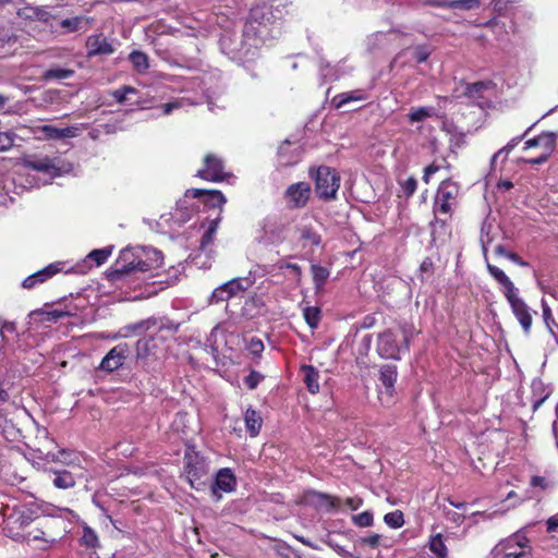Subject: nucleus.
<instances>
[{"mask_svg": "<svg viewBox=\"0 0 558 558\" xmlns=\"http://www.w3.org/2000/svg\"><path fill=\"white\" fill-rule=\"evenodd\" d=\"M531 551L527 537L521 533H514L493 548L492 558H530Z\"/></svg>", "mask_w": 558, "mask_h": 558, "instance_id": "2", "label": "nucleus"}, {"mask_svg": "<svg viewBox=\"0 0 558 558\" xmlns=\"http://www.w3.org/2000/svg\"><path fill=\"white\" fill-rule=\"evenodd\" d=\"M366 98H367V95L364 90L356 89V90L345 92V93L336 95L332 98V104L336 108H341L351 101L365 100Z\"/></svg>", "mask_w": 558, "mask_h": 558, "instance_id": "27", "label": "nucleus"}, {"mask_svg": "<svg viewBox=\"0 0 558 558\" xmlns=\"http://www.w3.org/2000/svg\"><path fill=\"white\" fill-rule=\"evenodd\" d=\"M52 483L59 489H68L74 487L76 483L75 477L68 470L52 471Z\"/></svg>", "mask_w": 558, "mask_h": 558, "instance_id": "29", "label": "nucleus"}, {"mask_svg": "<svg viewBox=\"0 0 558 558\" xmlns=\"http://www.w3.org/2000/svg\"><path fill=\"white\" fill-rule=\"evenodd\" d=\"M497 186L499 190L508 191L513 187V183L511 181L505 180L500 181Z\"/></svg>", "mask_w": 558, "mask_h": 558, "instance_id": "64", "label": "nucleus"}, {"mask_svg": "<svg viewBox=\"0 0 558 558\" xmlns=\"http://www.w3.org/2000/svg\"><path fill=\"white\" fill-rule=\"evenodd\" d=\"M15 330V326L13 323H3L0 327V333L3 336L4 332H13Z\"/></svg>", "mask_w": 558, "mask_h": 558, "instance_id": "60", "label": "nucleus"}, {"mask_svg": "<svg viewBox=\"0 0 558 558\" xmlns=\"http://www.w3.org/2000/svg\"><path fill=\"white\" fill-rule=\"evenodd\" d=\"M185 476L194 489H202L208 480V465L203 457L194 450H187L184 454Z\"/></svg>", "mask_w": 558, "mask_h": 558, "instance_id": "3", "label": "nucleus"}, {"mask_svg": "<svg viewBox=\"0 0 558 558\" xmlns=\"http://www.w3.org/2000/svg\"><path fill=\"white\" fill-rule=\"evenodd\" d=\"M327 544L333 548L341 557L351 558L352 555L342 546L335 544L332 541H328Z\"/></svg>", "mask_w": 558, "mask_h": 558, "instance_id": "54", "label": "nucleus"}, {"mask_svg": "<svg viewBox=\"0 0 558 558\" xmlns=\"http://www.w3.org/2000/svg\"><path fill=\"white\" fill-rule=\"evenodd\" d=\"M283 268L290 269L295 275L298 281L301 279L302 270L298 264H292V263L281 264L280 269H283Z\"/></svg>", "mask_w": 558, "mask_h": 558, "instance_id": "52", "label": "nucleus"}, {"mask_svg": "<svg viewBox=\"0 0 558 558\" xmlns=\"http://www.w3.org/2000/svg\"><path fill=\"white\" fill-rule=\"evenodd\" d=\"M243 281L245 280L242 278H234L228 282L222 283L213 291L210 295V303L228 301L231 298L244 292L248 288V284L244 286Z\"/></svg>", "mask_w": 558, "mask_h": 558, "instance_id": "10", "label": "nucleus"}, {"mask_svg": "<svg viewBox=\"0 0 558 558\" xmlns=\"http://www.w3.org/2000/svg\"><path fill=\"white\" fill-rule=\"evenodd\" d=\"M187 193H191L193 197L206 196V203L211 207L221 208L222 205L227 202L225 195L218 190L193 189L187 191Z\"/></svg>", "mask_w": 558, "mask_h": 558, "instance_id": "23", "label": "nucleus"}, {"mask_svg": "<svg viewBox=\"0 0 558 558\" xmlns=\"http://www.w3.org/2000/svg\"><path fill=\"white\" fill-rule=\"evenodd\" d=\"M433 260L429 257H426L421 264L422 271H430L433 269Z\"/></svg>", "mask_w": 558, "mask_h": 558, "instance_id": "61", "label": "nucleus"}, {"mask_svg": "<svg viewBox=\"0 0 558 558\" xmlns=\"http://www.w3.org/2000/svg\"><path fill=\"white\" fill-rule=\"evenodd\" d=\"M441 8L448 9H463V10H474L477 9L480 4V0H450L448 3H438Z\"/></svg>", "mask_w": 558, "mask_h": 558, "instance_id": "38", "label": "nucleus"}, {"mask_svg": "<svg viewBox=\"0 0 558 558\" xmlns=\"http://www.w3.org/2000/svg\"><path fill=\"white\" fill-rule=\"evenodd\" d=\"M384 521L388 526L392 529H399L404 524L403 513L400 510L386 513Z\"/></svg>", "mask_w": 558, "mask_h": 558, "instance_id": "40", "label": "nucleus"}, {"mask_svg": "<svg viewBox=\"0 0 558 558\" xmlns=\"http://www.w3.org/2000/svg\"><path fill=\"white\" fill-rule=\"evenodd\" d=\"M62 266H63V263H60V262L52 263V264L48 265L47 267L26 277L22 282V287L24 289L35 288L38 283H43V282L47 281L49 278H51L54 275H57L58 272H60L62 270Z\"/></svg>", "mask_w": 558, "mask_h": 558, "instance_id": "15", "label": "nucleus"}, {"mask_svg": "<svg viewBox=\"0 0 558 558\" xmlns=\"http://www.w3.org/2000/svg\"><path fill=\"white\" fill-rule=\"evenodd\" d=\"M301 240L310 243L311 245L318 246L320 244V235L312 228L304 227L301 229Z\"/></svg>", "mask_w": 558, "mask_h": 558, "instance_id": "42", "label": "nucleus"}, {"mask_svg": "<svg viewBox=\"0 0 558 558\" xmlns=\"http://www.w3.org/2000/svg\"><path fill=\"white\" fill-rule=\"evenodd\" d=\"M507 258L510 259L511 262H513L514 264H517L519 266H522V267H525V266L529 265L518 254L512 253V252L511 253H507Z\"/></svg>", "mask_w": 558, "mask_h": 558, "instance_id": "58", "label": "nucleus"}, {"mask_svg": "<svg viewBox=\"0 0 558 558\" xmlns=\"http://www.w3.org/2000/svg\"><path fill=\"white\" fill-rule=\"evenodd\" d=\"M116 48L104 34L90 35L86 40L87 57L109 56L114 52Z\"/></svg>", "mask_w": 558, "mask_h": 558, "instance_id": "13", "label": "nucleus"}, {"mask_svg": "<svg viewBox=\"0 0 558 558\" xmlns=\"http://www.w3.org/2000/svg\"><path fill=\"white\" fill-rule=\"evenodd\" d=\"M145 253L147 255L146 259L134 256L133 252L130 250H123L120 253L113 271L110 274L111 280L116 281L131 272H146L161 266L162 255L159 251L149 250Z\"/></svg>", "mask_w": 558, "mask_h": 558, "instance_id": "1", "label": "nucleus"}, {"mask_svg": "<svg viewBox=\"0 0 558 558\" xmlns=\"http://www.w3.org/2000/svg\"><path fill=\"white\" fill-rule=\"evenodd\" d=\"M430 54V51L425 46H418L414 50V59L416 62L422 63L425 62Z\"/></svg>", "mask_w": 558, "mask_h": 558, "instance_id": "50", "label": "nucleus"}, {"mask_svg": "<svg viewBox=\"0 0 558 558\" xmlns=\"http://www.w3.org/2000/svg\"><path fill=\"white\" fill-rule=\"evenodd\" d=\"M90 24H92V19L84 16V15L63 19L60 22V26L66 33L78 32L83 28L87 29L90 26Z\"/></svg>", "mask_w": 558, "mask_h": 558, "instance_id": "26", "label": "nucleus"}, {"mask_svg": "<svg viewBox=\"0 0 558 558\" xmlns=\"http://www.w3.org/2000/svg\"><path fill=\"white\" fill-rule=\"evenodd\" d=\"M136 88L124 85L118 89H114L110 92V95L116 99V101L120 105L124 104L126 101V97L129 94H136Z\"/></svg>", "mask_w": 558, "mask_h": 558, "instance_id": "41", "label": "nucleus"}, {"mask_svg": "<svg viewBox=\"0 0 558 558\" xmlns=\"http://www.w3.org/2000/svg\"><path fill=\"white\" fill-rule=\"evenodd\" d=\"M83 534L81 537V544L83 546L95 548L99 546V539L96 532L89 527L85 522L82 523Z\"/></svg>", "mask_w": 558, "mask_h": 558, "instance_id": "34", "label": "nucleus"}, {"mask_svg": "<svg viewBox=\"0 0 558 558\" xmlns=\"http://www.w3.org/2000/svg\"><path fill=\"white\" fill-rule=\"evenodd\" d=\"M377 350L380 356L385 359H399L400 348L396 335L391 330H386L379 335Z\"/></svg>", "mask_w": 558, "mask_h": 558, "instance_id": "16", "label": "nucleus"}, {"mask_svg": "<svg viewBox=\"0 0 558 558\" xmlns=\"http://www.w3.org/2000/svg\"><path fill=\"white\" fill-rule=\"evenodd\" d=\"M487 270L489 275L504 287V294L507 298L508 295L513 294L517 292V288L514 287L513 282L509 279V277L498 268L497 266H494L489 263H487Z\"/></svg>", "mask_w": 558, "mask_h": 558, "instance_id": "22", "label": "nucleus"}, {"mask_svg": "<svg viewBox=\"0 0 558 558\" xmlns=\"http://www.w3.org/2000/svg\"><path fill=\"white\" fill-rule=\"evenodd\" d=\"M439 170V167L432 163L425 168L423 180L427 183L429 180V177L434 173H436Z\"/></svg>", "mask_w": 558, "mask_h": 558, "instance_id": "57", "label": "nucleus"}, {"mask_svg": "<svg viewBox=\"0 0 558 558\" xmlns=\"http://www.w3.org/2000/svg\"><path fill=\"white\" fill-rule=\"evenodd\" d=\"M128 351V344L125 343L113 347L101 360L99 369L106 373L119 369L126 360Z\"/></svg>", "mask_w": 558, "mask_h": 558, "instance_id": "11", "label": "nucleus"}, {"mask_svg": "<svg viewBox=\"0 0 558 558\" xmlns=\"http://www.w3.org/2000/svg\"><path fill=\"white\" fill-rule=\"evenodd\" d=\"M459 186L456 182L445 180L438 186L434 199V214L448 216L457 205Z\"/></svg>", "mask_w": 558, "mask_h": 558, "instance_id": "6", "label": "nucleus"}, {"mask_svg": "<svg viewBox=\"0 0 558 558\" xmlns=\"http://www.w3.org/2000/svg\"><path fill=\"white\" fill-rule=\"evenodd\" d=\"M244 421L247 432L252 437H255L262 428L263 420L260 415L255 410L247 409L244 414Z\"/></svg>", "mask_w": 558, "mask_h": 558, "instance_id": "30", "label": "nucleus"}, {"mask_svg": "<svg viewBox=\"0 0 558 558\" xmlns=\"http://www.w3.org/2000/svg\"><path fill=\"white\" fill-rule=\"evenodd\" d=\"M315 181V192L319 198L331 201L337 197L340 187V175L330 167L320 166L313 175Z\"/></svg>", "mask_w": 558, "mask_h": 558, "instance_id": "4", "label": "nucleus"}, {"mask_svg": "<svg viewBox=\"0 0 558 558\" xmlns=\"http://www.w3.org/2000/svg\"><path fill=\"white\" fill-rule=\"evenodd\" d=\"M197 177L213 182L225 180L228 173L225 171L223 160L215 154H207L204 158V167L197 171Z\"/></svg>", "mask_w": 558, "mask_h": 558, "instance_id": "8", "label": "nucleus"}, {"mask_svg": "<svg viewBox=\"0 0 558 558\" xmlns=\"http://www.w3.org/2000/svg\"><path fill=\"white\" fill-rule=\"evenodd\" d=\"M397 367L395 365H384L380 368L379 380L385 390L380 391L381 402H390L395 392V383L397 380Z\"/></svg>", "mask_w": 558, "mask_h": 558, "instance_id": "14", "label": "nucleus"}, {"mask_svg": "<svg viewBox=\"0 0 558 558\" xmlns=\"http://www.w3.org/2000/svg\"><path fill=\"white\" fill-rule=\"evenodd\" d=\"M306 500L317 509L326 512L338 509L341 505L339 498L319 492H308Z\"/></svg>", "mask_w": 558, "mask_h": 558, "instance_id": "18", "label": "nucleus"}, {"mask_svg": "<svg viewBox=\"0 0 558 558\" xmlns=\"http://www.w3.org/2000/svg\"><path fill=\"white\" fill-rule=\"evenodd\" d=\"M352 521L355 525L361 527H367L373 525V513L371 511H363L356 515H353Z\"/></svg>", "mask_w": 558, "mask_h": 558, "instance_id": "45", "label": "nucleus"}, {"mask_svg": "<svg viewBox=\"0 0 558 558\" xmlns=\"http://www.w3.org/2000/svg\"><path fill=\"white\" fill-rule=\"evenodd\" d=\"M549 156L550 155H548V154L541 153L539 156H537L535 158L523 159V161L526 163H530V165H541V163H544L545 161H547Z\"/></svg>", "mask_w": 558, "mask_h": 558, "instance_id": "55", "label": "nucleus"}, {"mask_svg": "<svg viewBox=\"0 0 558 558\" xmlns=\"http://www.w3.org/2000/svg\"><path fill=\"white\" fill-rule=\"evenodd\" d=\"M320 308L317 306H306L303 308V317L306 324L315 329L318 327L320 322Z\"/></svg>", "mask_w": 558, "mask_h": 558, "instance_id": "35", "label": "nucleus"}, {"mask_svg": "<svg viewBox=\"0 0 558 558\" xmlns=\"http://www.w3.org/2000/svg\"><path fill=\"white\" fill-rule=\"evenodd\" d=\"M301 372L303 374V381L312 395H315L319 391V373L312 365H303L301 367Z\"/></svg>", "mask_w": 558, "mask_h": 558, "instance_id": "25", "label": "nucleus"}, {"mask_svg": "<svg viewBox=\"0 0 558 558\" xmlns=\"http://www.w3.org/2000/svg\"><path fill=\"white\" fill-rule=\"evenodd\" d=\"M416 186H417V182L413 177L408 178L402 183V190L407 196L412 195L415 192Z\"/></svg>", "mask_w": 558, "mask_h": 558, "instance_id": "51", "label": "nucleus"}, {"mask_svg": "<svg viewBox=\"0 0 558 558\" xmlns=\"http://www.w3.org/2000/svg\"><path fill=\"white\" fill-rule=\"evenodd\" d=\"M22 539L23 542H26L28 545H33L38 542L39 545L37 546V548L40 550H47L51 548L56 543V538L48 537L46 533L40 529H34L28 531L25 535H23Z\"/></svg>", "mask_w": 558, "mask_h": 558, "instance_id": "20", "label": "nucleus"}, {"mask_svg": "<svg viewBox=\"0 0 558 558\" xmlns=\"http://www.w3.org/2000/svg\"><path fill=\"white\" fill-rule=\"evenodd\" d=\"M21 163L28 169L49 174L50 177H59L70 171V167L58 157L23 155Z\"/></svg>", "mask_w": 558, "mask_h": 558, "instance_id": "5", "label": "nucleus"}, {"mask_svg": "<svg viewBox=\"0 0 558 558\" xmlns=\"http://www.w3.org/2000/svg\"><path fill=\"white\" fill-rule=\"evenodd\" d=\"M380 539H381V535L373 533L368 536L362 537L361 544L366 545L371 548H376L379 545Z\"/></svg>", "mask_w": 558, "mask_h": 558, "instance_id": "49", "label": "nucleus"}, {"mask_svg": "<svg viewBox=\"0 0 558 558\" xmlns=\"http://www.w3.org/2000/svg\"><path fill=\"white\" fill-rule=\"evenodd\" d=\"M433 116H435V109L433 107H417L411 109L408 118L411 122H421Z\"/></svg>", "mask_w": 558, "mask_h": 558, "instance_id": "36", "label": "nucleus"}, {"mask_svg": "<svg viewBox=\"0 0 558 558\" xmlns=\"http://www.w3.org/2000/svg\"><path fill=\"white\" fill-rule=\"evenodd\" d=\"M236 486V480L232 471L228 468L219 470L216 475L215 484L213 486V495L216 500L221 499L220 492L231 493Z\"/></svg>", "mask_w": 558, "mask_h": 558, "instance_id": "17", "label": "nucleus"}, {"mask_svg": "<svg viewBox=\"0 0 558 558\" xmlns=\"http://www.w3.org/2000/svg\"><path fill=\"white\" fill-rule=\"evenodd\" d=\"M26 129L34 135L35 138L39 141L72 138L77 136L78 132V128L74 125L60 129L50 124H45L33 125Z\"/></svg>", "mask_w": 558, "mask_h": 558, "instance_id": "7", "label": "nucleus"}, {"mask_svg": "<svg viewBox=\"0 0 558 558\" xmlns=\"http://www.w3.org/2000/svg\"><path fill=\"white\" fill-rule=\"evenodd\" d=\"M159 350L155 338L140 339L136 343V357L145 360L149 357L158 359Z\"/></svg>", "mask_w": 558, "mask_h": 558, "instance_id": "21", "label": "nucleus"}, {"mask_svg": "<svg viewBox=\"0 0 558 558\" xmlns=\"http://www.w3.org/2000/svg\"><path fill=\"white\" fill-rule=\"evenodd\" d=\"M558 529V518H550L547 520V531L554 532Z\"/></svg>", "mask_w": 558, "mask_h": 558, "instance_id": "62", "label": "nucleus"}, {"mask_svg": "<svg viewBox=\"0 0 558 558\" xmlns=\"http://www.w3.org/2000/svg\"><path fill=\"white\" fill-rule=\"evenodd\" d=\"M531 485L534 487H545V478L542 476H533L531 480Z\"/></svg>", "mask_w": 558, "mask_h": 558, "instance_id": "63", "label": "nucleus"}, {"mask_svg": "<svg viewBox=\"0 0 558 558\" xmlns=\"http://www.w3.org/2000/svg\"><path fill=\"white\" fill-rule=\"evenodd\" d=\"M542 307H543V316L546 323H548L549 319H551V310L547 305V303L543 300L542 301Z\"/></svg>", "mask_w": 558, "mask_h": 558, "instance_id": "59", "label": "nucleus"}, {"mask_svg": "<svg viewBox=\"0 0 558 558\" xmlns=\"http://www.w3.org/2000/svg\"><path fill=\"white\" fill-rule=\"evenodd\" d=\"M263 379V376L256 372V371H252L245 378H244V384L246 385V387L248 389H255L258 384L262 381Z\"/></svg>", "mask_w": 558, "mask_h": 558, "instance_id": "47", "label": "nucleus"}, {"mask_svg": "<svg viewBox=\"0 0 558 558\" xmlns=\"http://www.w3.org/2000/svg\"><path fill=\"white\" fill-rule=\"evenodd\" d=\"M507 301L509 302L512 313L519 320L521 327L525 333H529L532 327V314L526 303L518 295V291L511 295H508Z\"/></svg>", "mask_w": 558, "mask_h": 558, "instance_id": "12", "label": "nucleus"}, {"mask_svg": "<svg viewBox=\"0 0 558 558\" xmlns=\"http://www.w3.org/2000/svg\"><path fill=\"white\" fill-rule=\"evenodd\" d=\"M14 133L0 132V151L9 150L14 144Z\"/></svg>", "mask_w": 558, "mask_h": 558, "instance_id": "46", "label": "nucleus"}, {"mask_svg": "<svg viewBox=\"0 0 558 558\" xmlns=\"http://www.w3.org/2000/svg\"><path fill=\"white\" fill-rule=\"evenodd\" d=\"M533 128V125L531 128H529L524 134H522L521 136H518V137H514L512 138L506 146H504L501 149H499L494 156H493V162L502 154V153H506V154H509L521 141L522 138H524L526 136V134L530 132V130Z\"/></svg>", "mask_w": 558, "mask_h": 558, "instance_id": "44", "label": "nucleus"}, {"mask_svg": "<svg viewBox=\"0 0 558 558\" xmlns=\"http://www.w3.org/2000/svg\"><path fill=\"white\" fill-rule=\"evenodd\" d=\"M129 59L133 65V69L140 74L146 73L149 69L148 56L140 50L132 51L129 56Z\"/></svg>", "mask_w": 558, "mask_h": 558, "instance_id": "32", "label": "nucleus"}, {"mask_svg": "<svg viewBox=\"0 0 558 558\" xmlns=\"http://www.w3.org/2000/svg\"><path fill=\"white\" fill-rule=\"evenodd\" d=\"M17 38L10 28L0 27V58L15 50Z\"/></svg>", "mask_w": 558, "mask_h": 558, "instance_id": "24", "label": "nucleus"}, {"mask_svg": "<svg viewBox=\"0 0 558 558\" xmlns=\"http://www.w3.org/2000/svg\"><path fill=\"white\" fill-rule=\"evenodd\" d=\"M156 318L144 319L134 324L126 325L120 331L121 337H129L131 335H138L145 330L150 329L151 327L157 325Z\"/></svg>", "mask_w": 558, "mask_h": 558, "instance_id": "28", "label": "nucleus"}, {"mask_svg": "<svg viewBox=\"0 0 558 558\" xmlns=\"http://www.w3.org/2000/svg\"><path fill=\"white\" fill-rule=\"evenodd\" d=\"M182 106L181 101L168 102L162 106V113L170 114L174 109H178Z\"/></svg>", "mask_w": 558, "mask_h": 558, "instance_id": "56", "label": "nucleus"}, {"mask_svg": "<svg viewBox=\"0 0 558 558\" xmlns=\"http://www.w3.org/2000/svg\"><path fill=\"white\" fill-rule=\"evenodd\" d=\"M311 271H312L315 289L320 290L324 287L325 282L327 281L328 277L330 275L328 268L320 266V265H312Z\"/></svg>", "mask_w": 558, "mask_h": 558, "instance_id": "33", "label": "nucleus"}, {"mask_svg": "<svg viewBox=\"0 0 558 558\" xmlns=\"http://www.w3.org/2000/svg\"><path fill=\"white\" fill-rule=\"evenodd\" d=\"M112 250L109 247L94 250L88 254V257L96 263V265H102L108 257L111 255Z\"/></svg>", "mask_w": 558, "mask_h": 558, "instance_id": "43", "label": "nucleus"}, {"mask_svg": "<svg viewBox=\"0 0 558 558\" xmlns=\"http://www.w3.org/2000/svg\"><path fill=\"white\" fill-rule=\"evenodd\" d=\"M311 196V186L307 182H298L288 186L283 197L290 208H303Z\"/></svg>", "mask_w": 558, "mask_h": 558, "instance_id": "9", "label": "nucleus"}, {"mask_svg": "<svg viewBox=\"0 0 558 558\" xmlns=\"http://www.w3.org/2000/svg\"><path fill=\"white\" fill-rule=\"evenodd\" d=\"M247 349L254 355H259L264 351V343L258 338H251L247 344Z\"/></svg>", "mask_w": 558, "mask_h": 558, "instance_id": "48", "label": "nucleus"}, {"mask_svg": "<svg viewBox=\"0 0 558 558\" xmlns=\"http://www.w3.org/2000/svg\"><path fill=\"white\" fill-rule=\"evenodd\" d=\"M74 75V71L71 69L52 68L45 72L44 77L46 80H65Z\"/></svg>", "mask_w": 558, "mask_h": 558, "instance_id": "39", "label": "nucleus"}, {"mask_svg": "<svg viewBox=\"0 0 558 558\" xmlns=\"http://www.w3.org/2000/svg\"><path fill=\"white\" fill-rule=\"evenodd\" d=\"M220 220H221V217H220V214H219L215 219H211L208 222V227H207V229H206V231L203 234L202 240H201L199 248L203 252H205L207 250V247L210 246L214 243L215 234H216V232L218 230Z\"/></svg>", "mask_w": 558, "mask_h": 558, "instance_id": "31", "label": "nucleus"}, {"mask_svg": "<svg viewBox=\"0 0 558 558\" xmlns=\"http://www.w3.org/2000/svg\"><path fill=\"white\" fill-rule=\"evenodd\" d=\"M429 549L433 554H435L438 558H446L448 555L447 547L445 545L444 538L441 534H436L429 541Z\"/></svg>", "mask_w": 558, "mask_h": 558, "instance_id": "37", "label": "nucleus"}, {"mask_svg": "<svg viewBox=\"0 0 558 558\" xmlns=\"http://www.w3.org/2000/svg\"><path fill=\"white\" fill-rule=\"evenodd\" d=\"M556 140L557 135L554 132H544L534 138L527 140L524 149L539 147L542 153L551 155L556 148Z\"/></svg>", "mask_w": 558, "mask_h": 558, "instance_id": "19", "label": "nucleus"}, {"mask_svg": "<svg viewBox=\"0 0 558 558\" xmlns=\"http://www.w3.org/2000/svg\"><path fill=\"white\" fill-rule=\"evenodd\" d=\"M344 504L351 509L356 510L363 505V499L360 497H349L344 500Z\"/></svg>", "mask_w": 558, "mask_h": 558, "instance_id": "53", "label": "nucleus"}]
</instances>
